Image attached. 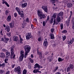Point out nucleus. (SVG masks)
<instances>
[{
	"label": "nucleus",
	"mask_w": 74,
	"mask_h": 74,
	"mask_svg": "<svg viewBox=\"0 0 74 74\" xmlns=\"http://www.w3.org/2000/svg\"><path fill=\"white\" fill-rule=\"evenodd\" d=\"M31 47L30 46L28 45H26L25 46V59L26 58V57L27 56L28 53H29L30 51Z\"/></svg>",
	"instance_id": "f257e3e1"
},
{
	"label": "nucleus",
	"mask_w": 74,
	"mask_h": 74,
	"mask_svg": "<svg viewBox=\"0 0 74 74\" xmlns=\"http://www.w3.org/2000/svg\"><path fill=\"white\" fill-rule=\"evenodd\" d=\"M38 15L40 17V19H42V18H45V15L42 14V12L40 10L38 11Z\"/></svg>",
	"instance_id": "f03ea898"
},
{
	"label": "nucleus",
	"mask_w": 74,
	"mask_h": 74,
	"mask_svg": "<svg viewBox=\"0 0 74 74\" xmlns=\"http://www.w3.org/2000/svg\"><path fill=\"white\" fill-rule=\"evenodd\" d=\"M11 50V58H13V59H15V55H14V47H12L10 48Z\"/></svg>",
	"instance_id": "7ed1b4c3"
},
{
	"label": "nucleus",
	"mask_w": 74,
	"mask_h": 74,
	"mask_svg": "<svg viewBox=\"0 0 74 74\" xmlns=\"http://www.w3.org/2000/svg\"><path fill=\"white\" fill-rule=\"evenodd\" d=\"M24 56V51H21V56L19 57V60L20 61H22V60H23V59Z\"/></svg>",
	"instance_id": "20e7f679"
},
{
	"label": "nucleus",
	"mask_w": 74,
	"mask_h": 74,
	"mask_svg": "<svg viewBox=\"0 0 74 74\" xmlns=\"http://www.w3.org/2000/svg\"><path fill=\"white\" fill-rule=\"evenodd\" d=\"M73 68H74V66H73V64H70L69 66L67 68V72L70 71L73 69Z\"/></svg>",
	"instance_id": "39448f33"
},
{
	"label": "nucleus",
	"mask_w": 74,
	"mask_h": 74,
	"mask_svg": "<svg viewBox=\"0 0 74 74\" xmlns=\"http://www.w3.org/2000/svg\"><path fill=\"white\" fill-rule=\"evenodd\" d=\"M53 53H52L51 56H49L47 58L48 60L50 62H52L53 59Z\"/></svg>",
	"instance_id": "423d86ee"
},
{
	"label": "nucleus",
	"mask_w": 74,
	"mask_h": 74,
	"mask_svg": "<svg viewBox=\"0 0 74 74\" xmlns=\"http://www.w3.org/2000/svg\"><path fill=\"white\" fill-rule=\"evenodd\" d=\"M32 37V35H31V33L29 32L28 33L26 36V38L27 40H30Z\"/></svg>",
	"instance_id": "0eeeda50"
},
{
	"label": "nucleus",
	"mask_w": 74,
	"mask_h": 74,
	"mask_svg": "<svg viewBox=\"0 0 74 74\" xmlns=\"http://www.w3.org/2000/svg\"><path fill=\"white\" fill-rule=\"evenodd\" d=\"M48 43L47 42V39H45L43 42V46L44 47L47 48V47L48 46Z\"/></svg>",
	"instance_id": "6e6552de"
},
{
	"label": "nucleus",
	"mask_w": 74,
	"mask_h": 74,
	"mask_svg": "<svg viewBox=\"0 0 74 74\" xmlns=\"http://www.w3.org/2000/svg\"><path fill=\"white\" fill-rule=\"evenodd\" d=\"M71 15L68 18V20L66 22V24L67 26H69V23H70V18H71V15H72V11L70 12Z\"/></svg>",
	"instance_id": "1a4fd4ad"
},
{
	"label": "nucleus",
	"mask_w": 74,
	"mask_h": 74,
	"mask_svg": "<svg viewBox=\"0 0 74 74\" xmlns=\"http://www.w3.org/2000/svg\"><path fill=\"white\" fill-rule=\"evenodd\" d=\"M21 71V67L20 66H18L17 68H15L14 69V71L15 73H17L18 71Z\"/></svg>",
	"instance_id": "9d476101"
},
{
	"label": "nucleus",
	"mask_w": 74,
	"mask_h": 74,
	"mask_svg": "<svg viewBox=\"0 0 74 74\" xmlns=\"http://www.w3.org/2000/svg\"><path fill=\"white\" fill-rule=\"evenodd\" d=\"M42 8L45 12H48V8H47V6H42Z\"/></svg>",
	"instance_id": "9b49d317"
},
{
	"label": "nucleus",
	"mask_w": 74,
	"mask_h": 74,
	"mask_svg": "<svg viewBox=\"0 0 74 74\" xmlns=\"http://www.w3.org/2000/svg\"><path fill=\"white\" fill-rule=\"evenodd\" d=\"M10 26H9L8 25H7L6 26V27L5 28V30L6 31H7V32H10Z\"/></svg>",
	"instance_id": "f8f14e48"
},
{
	"label": "nucleus",
	"mask_w": 74,
	"mask_h": 74,
	"mask_svg": "<svg viewBox=\"0 0 74 74\" xmlns=\"http://www.w3.org/2000/svg\"><path fill=\"white\" fill-rule=\"evenodd\" d=\"M13 40L14 41H18V37L16 36H14L13 37Z\"/></svg>",
	"instance_id": "ddd939ff"
},
{
	"label": "nucleus",
	"mask_w": 74,
	"mask_h": 74,
	"mask_svg": "<svg viewBox=\"0 0 74 74\" xmlns=\"http://www.w3.org/2000/svg\"><path fill=\"white\" fill-rule=\"evenodd\" d=\"M37 54L39 55L40 58L41 59L42 58V53L41 52H40L39 50H38L37 51Z\"/></svg>",
	"instance_id": "4468645a"
},
{
	"label": "nucleus",
	"mask_w": 74,
	"mask_h": 74,
	"mask_svg": "<svg viewBox=\"0 0 74 74\" xmlns=\"http://www.w3.org/2000/svg\"><path fill=\"white\" fill-rule=\"evenodd\" d=\"M3 51L4 52L6 51V55H8V56H10V53L8 52V51L5 49H3Z\"/></svg>",
	"instance_id": "2eb2a0df"
},
{
	"label": "nucleus",
	"mask_w": 74,
	"mask_h": 74,
	"mask_svg": "<svg viewBox=\"0 0 74 74\" xmlns=\"http://www.w3.org/2000/svg\"><path fill=\"white\" fill-rule=\"evenodd\" d=\"M56 21L58 22H59L61 21V18L60 16H59L58 15L57 16L56 18Z\"/></svg>",
	"instance_id": "dca6fc26"
},
{
	"label": "nucleus",
	"mask_w": 74,
	"mask_h": 74,
	"mask_svg": "<svg viewBox=\"0 0 74 74\" xmlns=\"http://www.w3.org/2000/svg\"><path fill=\"white\" fill-rule=\"evenodd\" d=\"M67 5L68 8H71L72 7L73 5L71 3H69L67 4Z\"/></svg>",
	"instance_id": "f3484780"
},
{
	"label": "nucleus",
	"mask_w": 74,
	"mask_h": 74,
	"mask_svg": "<svg viewBox=\"0 0 74 74\" xmlns=\"http://www.w3.org/2000/svg\"><path fill=\"white\" fill-rule=\"evenodd\" d=\"M7 20L8 22H10L11 21V15H10L8 16Z\"/></svg>",
	"instance_id": "a211bd4d"
},
{
	"label": "nucleus",
	"mask_w": 74,
	"mask_h": 74,
	"mask_svg": "<svg viewBox=\"0 0 74 74\" xmlns=\"http://www.w3.org/2000/svg\"><path fill=\"white\" fill-rule=\"evenodd\" d=\"M27 5V3H25L21 4V7L22 8H25V7H26Z\"/></svg>",
	"instance_id": "6ab92c4d"
},
{
	"label": "nucleus",
	"mask_w": 74,
	"mask_h": 74,
	"mask_svg": "<svg viewBox=\"0 0 74 74\" xmlns=\"http://www.w3.org/2000/svg\"><path fill=\"white\" fill-rule=\"evenodd\" d=\"M16 10L17 11L18 14H20L21 13V11H20V9H19V8L16 7L15 8Z\"/></svg>",
	"instance_id": "aec40b11"
},
{
	"label": "nucleus",
	"mask_w": 74,
	"mask_h": 74,
	"mask_svg": "<svg viewBox=\"0 0 74 74\" xmlns=\"http://www.w3.org/2000/svg\"><path fill=\"white\" fill-rule=\"evenodd\" d=\"M34 66V69H37V68H39L40 67V65L37 63L35 64Z\"/></svg>",
	"instance_id": "412c9836"
},
{
	"label": "nucleus",
	"mask_w": 74,
	"mask_h": 74,
	"mask_svg": "<svg viewBox=\"0 0 74 74\" xmlns=\"http://www.w3.org/2000/svg\"><path fill=\"white\" fill-rule=\"evenodd\" d=\"M1 55L0 56V57H1L2 58H4V57H5V54L4 53H2L1 54Z\"/></svg>",
	"instance_id": "4be33fe9"
},
{
	"label": "nucleus",
	"mask_w": 74,
	"mask_h": 74,
	"mask_svg": "<svg viewBox=\"0 0 74 74\" xmlns=\"http://www.w3.org/2000/svg\"><path fill=\"white\" fill-rule=\"evenodd\" d=\"M14 23H10V27H11V28H12L14 27Z\"/></svg>",
	"instance_id": "5701e85b"
},
{
	"label": "nucleus",
	"mask_w": 74,
	"mask_h": 74,
	"mask_svg": "<svg viewBox=\"0 0 74 74\" xmlns=\"http://www.w3.org/2000/svg\"><path fill=\"white\" fill-rule=\"evenodd\" d=\"M58 15L59 16H62L63 15V12H61Z\"/></svg>",
	"instance_id": "b1692460"
},
{
	"label": "nucleus",
	"mask_w": 74,
	"mask_h": 74,
	"mask_svg": "<svg viewBox=\"0 0 74 74\" xmlns=\"http://www.w3.org/2000/svg\"><path fill=\"white\" fill-rule=\"evenodd\" d=\"M64 60L63 59H62V58L60 57L58 58V60L59 62H62V61H63V60Z\"/></svg>",
	"instance_id": "393cba45"
},
{
	"label": "nucleus",
	"mask_w": 74,
	"mask_h": 74,
	"mask_svg": "<svg viewBox=\"0 0 74 74\" xmlns=\"http://www.w3.org/2000/svg\"><path fill=\"white\" fill-rule=\"evenodd\" d=\"M38 71V69H34V70L33 71V73H36V74L37 73V72Z\"/></svg>",
	"instance_id": "a878e982"
},
{
	"label": "nucleus",
	"mask_w": 74,
	"mask_h": 74,
	"mask_svg": "<svg viewBox=\"0 0 74 74\" xmlns=\"http://www.w3.org/2000/svg\"><path fill=\"white\" fill-rule=\"evenodd\" d=\"M5 14L7 16L8 15H9V11L8 10H6L5 12Z\"/></svg>",
	"instance_id": "bb28decb"
},
{
	"label": "nucleus",
	"mask_w": 74,
	"mask_h": 74,
	"mask_svg": "<svg viewBox=\"0 0 74 74\" xmlns=\"http://www.w3.org/2000/svg\"><path fill=\"white\" fill-rule=\"evenodd\" d=\"M20 39V43H21L22 44V41H23V39L21 38V35H19Z\"/></svg>",
	"instance_id": "cd10ccee"
},
{
	"label": "nucleus",
	"mask_w": 74,
	"mask_h": 74,
	"mask_svg": "<svg viewBox=\"0 0 74 74\" xmlns=\"http://www.w3.org/2000/svg\"><path fill=\"white\" fill-rule=\"evenodd\" d=\"M50 38L51 39H54V38H55V37H54V35H53V34H50Z\"/></svg>",
	"instance_id": "c85d7f7f"
},
{
	"label": "nucleus",
	"mask_w": 74,
	"mask_h": 74,
	"mask_svg": "<svg viewBox=\"0 0 74 74\" xmlns=\"http://www.w3.org/2000/svg\"><path fill=\"white\" fill-rule=\"evenodd\" d=\"M18 15H20L21 16V18H23V17L25 16L24 15V14L23 13H21V12H20V14H18Z\"/></svg>",
	"instance_id": "c756f323"
},
{
	"label": "nucleus",
	"mask_w": 74,
	"mask_h": 74,
	"mask_svg": "<svg viewBox=\"0 0 74 74\" xmlns=\"http://www.w3.org/2000/svg\"><path fill=\"white\" fill-rule=\"evenodd\" d=\"M25 22H26L27 23H29V21H30V20L29 19V18H25Z\"/></svg>",
	"instance_id": "7c9ffc66"
},
{
	"label": "nucleus",
	"mask_w": 74,
	"mask_h": 74,
	"mask_svg": "<svg viewBox=\"0 0 74 74\" xmlns=\"http://www.w3.org/2000/svg\"><path fill=\"white\" fill-rule=\"evenodd\" d=\"M73 40H71L70 41H69L68 42V43L70 45L71 44H72L73 42Z\"/></svg>",
	"instance_id": "2f4dec72"
},
{
	"label": "nucleus",
	"mask_w": 74,
	"mask_h": 74,
	"mask_svg": "<svg viewBox=\"0 0 74 74\" xmlns=\"http://www.w3.org/2000/svg\"><path fill=\"white\" fill-rule=\"evenodd\" d=\"M29 60L30 61V62L31 63H33V59H32L31 58H29Z\"/></svg>",
	"instance_id": "473e14b6"
},
{
	"label": "nucleus",
	"mask_w": 74,
	"mask_h": 74,
	"mask_svg": "<svg viewBox=\"0 0 74 74\" xmlns=\"http://www.w3.org/2000/svg\"><path fill=\"white\" fill-rule=\"evenodd\" d=\"M27 71L26 69H24L23 71V74H26Z\"/></svg>",
	"instance_id": "72a5a7b5"
},
{
	"label": "nucleus",
	"mask_w": 74,
	"mask_h": 74,
	"mask_svg": "<svg viewBox=\"0 0 74 74\" xmlns=\"http://www.w3.org/2000/svg\"><path fill=\"white\" fill-rule=\"evenodd\" d=\"M56 19H54L53 21L54 23L53 24V25H55V24H56V25H58V23L56 22Z\"/></svg>",
	"instance_id": "f704fd0d"
},
{
	"label": "nucleus",
	"mask_w": 74,
	"mask_h": 74,
	"mask_svg": "<svg viewBox=\"0 0 74 74\" xmlns=\"http://www.w3.org/2000/svg\"><path fill=\"white\" fill-rule=\"evenodd\" d=\"M56 18V14H54L53 16V18L55 19Z\"/></svg>",
	"instance_id": "c9c22d12"
},
{
	"label": "nucleus",
	"mask_w": 74,
	"mask_h": 74,
	"mask_svg": "<svg viewBox=\"0 0 74 74\" xmlns=\"http://www.w3.org/2000/svg\"><path fill=\"white\" fill-rule=\"evenodd\" d=\"M58 69V67L57 66L56 67L55 69L53 70V71L54 72H55Z\"/></svg>",
	"instance_id": "e433bc0d"
},
{
	"label": "nucleus",
	"mask_w": 74,
	"mask_h": 74,
	"mask_svg": "<svg viewBox=\"0 0 74 74\" xmlns=\"http://www.w3.org/2000/svg\"><path fill=\"white\" fill-rule=\"evenodd\" d=\"M34 22L36 23H37V20L36 19H33Z\"/></svg>",
	"instance_id": "4c0bfd02"
},
{
	"label": "nucleus",
	"mask_w": 74,
	"mask_h": 74,
	"mask_svg": "<svg viewBox=\"0 0 74 74\" xmlns=\"http://www.w3.org/2000/svg\"><path fill=\"white\" fill-rule=\"evenodd\" d=\"M1 66H2L3 67H4L5 66V64L4 63H3L2 64H0Z\"/></svg>",
	"instance_id": "58836bf2"
},
{
	"label": "nucleus",
	"mask_w": 74,
	"mask_h": 74,
	"mask_svg": "<svg viewBox=\"0 0 74 74\" xmlns=\"http://www.w3.org/2000/svg\"><path fill=\"white\" fill-rule=\"evenodd\" d=\"M66 36H63L62 39L64 41V40H66Z\"/></svg>",
	"instance_id": "ea45409f"
},
{
	"label": "nucleus",
	"mask_w": 74,
	"mask_h": 74,
	"mask_svg": "<svg viewBox=\"0 0 74 74\" xmlns=\"http://www.w3.org/2000/svg\"><path fill=\"white\" fill-rule=\"evenodd\" d=\"M31 27L32 29H33L34 30H35V29H34V26H33V24H32V25H31Z\"/></svg>",
	"instance_id": "a19ab883"
},
{
	"label": "nucleus",
	"mask_w": 74,
	"mask_h": 74,
	"mask_svg": "<svg viewBox=\"0 0 74 74\" xmlns=\"http://www.w3.org/2000/svg\"><path fill=\"white\" fill-rule=\"evenodd\" d=\"M50 2H52V3H55L56 2L55 0H50Z\"/></svg>",
	"instance_id": "79ce46f5"
},
{
	"label": "nucleus",
	"mask_w": 74,
	"mask_h": 74,
	"mask_svg": "<svg viewBox=\"0 0 74 74\" xmlns=\"http://www.w3.org/2000/svg\"><path fill=\"white\" fill-rule=\"evenodd\" d=\"M7 3V2L6 1H4V0H2V4H5L6 3Z\"/></svg>",
	"instance_id": "37998d69"
},
{
	"label": "nucleus",
	"mask_w": 74,
	"mask_h": 74,
	"mask_svg": "<svg viewBox=\"0 0 74 74\" xmlns=\"http://www.w3.org/2000/svg\"><path fill=\"white\" fill-rule=\"evenodd\" d=\"M4 61H5V63H8V59L6 58V59H5V60H4Z\"/></svg>",
	"instance_id": "c03bdc74"
},
{
	"label": "nucleus",
	"mask_w": 74,
	"mask_h": 74,
	"mask_svg": "<svg viewBox=\"0 0 74 74\" xmlns=\"http://www.w3.org/2000/svg\"><path fill=\"white\" fill-rule=\"evenodd\" d=\"M14 17L15 18H16V16H17V13H16V12H15L14 13Z\"/></svg>",
	"instance_id": "a18cd8bd"
},
{
	"label": "nucleus",
	"mask_w": 74,
	"mask_h": 74,
	"mask_svg": "<svg viewBox=\"0 0 74 74\" xmlns=\"http://www.w3.org/2000/svg\"><path fill=\"white\" fill-rule=\"evenodd\" d=\"M41 40V37L39 38L38 39V41L40 42Z\"/></svg>",
	"instance_id": "49530a36"
},
{
	"label": "nucleus",
	"mask_w": 74,
	"mask_h": 74,
	"mask_svg": "<svg viewBox=\"0 0 74 74\" xmlns=\"http://www.w3.org/2000/svg\"><path fill=\"white\" fill-rule=\"evenodd\" d=\"M67 32V31L66 30H64L63 31H62V33H66Z\"/></svg>",
	"instance_id": "de8ad7c7"
},
{
	"label": "nucleus",
	"mask_w": 74,
	"mask_h": 74,
	"mask_svg": "<svg viewBox=\"0 0 74 74\" xmlns=\"http://www.w3.org/2000/svg\"><path fill=\"white\" fill-rule=\"evenodd\" d=\"M60 27L61 28V29H62L63 28V24L61 23L60 25Z\"/></svg>",
	"instance_id": "09e8293b"
},
{
	"label": "nucleus",
	"mask_w": 74,
	"mask_h": 74,
	"mask_svg": "<svg viewBox=\"0 0 74 74\" xmlns=\"http://www.w3.org/2000/svg\"><path fill=\"white\" fill-rule=\"evenodd\" d=\"M51 33H53L54 31V29H53V28L51 29Z\"/></svg>",
	"instance_id": "8fccbe9b"
},
{
	"label": "nucleus",
	"mask_w": 74,
	"mask_h": 74,
	"mask_svg": "<svg viewBox=\"0 0 74 74\" xmlns=\"http://www.w3.org/2000/svg\"><path fill=\"white\" fill-rule=\"evenodd\" d=\"M45 25H46V23H45V22L44 21L43 23V25L44 26H45Z\"/></svg>",
	"instance_id": "3c124183"
},
{
	"label": "nucleus",
	"mask_w": 74,
	"mask_h": 74,
	"mask_svg": "<svg viewBox=\"0 0 74 74\" xmlns=\"http://www.w3.org/2000/svg\"><path fill=\"white\" fill-rule=\"evenodd\" d=\"M7 36H8V37L11 36V33H9L7 34Z\"/></svg>",
	"instance_id": "603ef678"
},
{
	"label": "nucleus",
	"mask_w": 74,
	"mask_h": 74,
	"mask_svg": "<svg viewBox=\"0 0 74 74\" xmlns=\"http://www.w3.org/2000/svg\"><path fill=\"white\" fill-rule=\"evenodd\" d=\"M5 40L6 41H9V38H5Z\"/></svg>",
	"instance_id": "864d4df0"
},
{
	"label": "nucleus",
	"mask_w": 74,
	"mask_h": 74,
	"mask_svg": "<svg viewBox=\"0 0 74 74\" xmlns=\"http://www.w3.org/2000/svg\"><path fill=\"white\" fill-rule=\"evenodd\" d=\"M5 4L7 5V7H10L9 4H8V3L6 2Z\"/></svg>",
	"instance_id": "5fc2aeb1"
},
{
	"label": "nucleus",
	"mask_w": 74,
	"mask_h": 74,
	"mask_svg": "<svg viewBox=\"0 0 74 74\" xmlns=\"http://www.w3.org/2000/svg\"><path fill=\"white\" fill-rule=\"evenodd\" d=\"M0 34L1 35V36H3V32H2V30H1V31Z\"/></svg>",
	"instance_id": "6e6d98bb"
},
{
	"label": "nucleus",
	"mask_w": 74,
	"mask_h": 74,
	"mask_svg": "<svg viewBox=\"0 0 74 74\" xmlns=\"http://www.w3.org/2000/svg\"><path fill=\"white\" fill-rule=\"evenodd\" d=\"M55 74H61V73L59 72H58L56 73Z\"/></svg>",
	"instance_id": "4d7b16f0"
},
{
	"label": "nucleus",
	"mask_w": 74,
	"mask_h": 74,
	"mask_svg": "<svg viewBox=\"0 0 74 74\" xmlns=\"http://www.w3.org/2000/svg\"><path fill=\"white\" fill-rule=\"evenodd\" d=\"M1 40L3 41H4V39L3 38H1Z\"/></svg>",
	"instance_id": "13d9d810"
},
{
	"label": "nucleus",
	"mask_w": 74,
	"mask_h": 74,
	"mask_svg": "<svg viewBox=\"0 0 74 74\" xmlns=\"http://www.w3.org/2000/svg\"><path fill=\"white\" fill-rule=\"evenodd\" d=\"M49 16H48L47 18V21H48L49 20Z\"/></svg>",
	"instance_id": "bf43d9fd"
},
{
	"label": "nucleus",
	"mask_w": 74,
	"mask_h": 74,
	"mask_svg": "<svg viewBox=\"0 0 74 74\" xmlns=\"http://www.w3.org/2000/svg\"><path fill=\"white\" fill-rule=\"evenodd\" d=\"M24 11V10L22 9L21 10V12H23Z\"/></svg>",
	"instance_id": "052dcab7"
},
{
	"label": "nucleus",
	"mask_w": 74,
	"mask_h": 74,
	"mask_svg": "<svg viewBox=\"0 0 74 74\" xmlns=\"http://www.w3.org/2000/svg\"><path fill=\"white\" fill-rule=\"evenodd\" d=\"M4 72V71L1 70V73H3Z\"/></svg>",
	"instance_id": "680f3d73"
},
{
	"label": "nucleus",
	"mask_w": 74,
	"mask_h": 74,
	"mask_svg": "<svg viewBox=\"0 0 74 74\" xmlns=\"http://www.w3.org/2000/svg\"><path fill=\"white\" fill-rule=\"evenodd\" d=\"M15 64H14L12 65V68H14V67H15Z\"/></svg>",
	"instance_id": "e2e57ef3"
},
{
	"label": "nucleus",
	"mask_w": 74,
	"mask_h": 74,
	"mask_svg": "<svg viewBox=\"0 0 74 74\" xmlns=\"http://www.w3.org/2000/svg\"><path fill=\"white\" fill-rule=\"evenodd\" d=\"M43 67L41 65H39V68H42Z\"/></svg>",
	"instance_id": "0e129e2a"
},
{
	"label": "nucleus",
	"mask_w": 74,
	"mask_h": 74,
	"mask_svg": "<svg viewBox=\"0 0 74 74\" xmlns=\"http://www.w3.org/2000/svg\"><path fill=\"white\" fill-rule=\"evenodd\" d=\"M31 58H33V55L32 54H31Z\"/></svg>",
	"instance_id": "69168bd1"
},
{
	"label": "nucleus",
	"mask_w": 74,
	"mask_h": 74,
	"mask_svg": "<svg viewBox=\"0 0 74 74\" xmlns=\"http://www.w3.org/2000/svg\"><path fill=\"white\" fill-rule=\"evenodd\" d=\"M4 42H5V43H7V42H8L7 41V40H4Z\"/></svg>",
	"instance_id": "338daca9"
},
{
	"label": "nucleus",
	"mask_w": 74,
	"mask_h": 74,
	"mask_svg": "<svg viewBox=\"0 0 74 74\" xmlns=\"http://www.w3.org/2000/svg\"><path fill=\"white\" fill-rule=\"evenodd\" d=\"M18 74H21V72H20V71H18Z\"/></svg>",
	"instance_id": "774afa93"
}]
</instances>
